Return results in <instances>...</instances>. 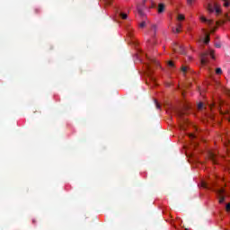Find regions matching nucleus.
<instances>
[{
    "label": "nucleus",
    "mask_w": 230,
    "mask_h": 230,
    "mask_svg": "<svg viewBox=\"0 0 230 230\" xmlns=\"http://www.w3.org/2000/svg\"><path fill=\"white\" fill-rule=\"evenodd\" d=\"M199 18L202 24H205L206 26H208V28H211L210 33H215V30H217V27L215 26H222V24L226 23V21L224 20L217 21L215 23V21L206 17L204 14H199Z\"/></svg>",
    "instance_id": "nucleus-1"
},
{
    "label": "nucleus",
    "mask_w": 230,
    "mask_h": 230,
    "mask_svg": "<svg viewBox=\"0 0 230 230\" xmlns=\"http://www.w3.org/2000/svg\"><path fill=\"white\" fill-rule=\"evenodd\" d=\"M207 12H208V13H216V15H219L222 13V9L220 7V4H217L216 2L214 3H208L206 6H205Z\"/></svg>",
    "instance_id": "nucleus-2"
},
{
    "label": "nucleus",
    "mask_w": 230,
    "mask_h": 230,
    "mask_svg": "<svg viewBox=\"0 0 230 230\" xmlns=\"http://www.w3.org/2000/svg\"><path fill=\"white\" fill-rule=\"evenodd\" d=\"M201 58V66H206L209 62V58L215 60V51L213 49H209L200 56Z\"/></svg>",
    "instance_id": "nucleus-3"
},
{
    "label": "nucleus",
    "mask_w": 230,
    "mask_h": 230,
    "mask_svg": "<svg viewBox=\"0 0 230 230\" xmlns=\"http://www.w3.org/2000/svg\"><path fill=\"white\" fill-rule=\"evenodd\" d=\"M185 16L184 14H178L177 21L178 23L176 24V28L172 30L173 33H181V30H182V23H181V21H184Z\"/></svg>",
    "instance_id": "nucleus-4"
},
{
    "label": "nucleus",
    "mask_w": 230,
    "mask_h": 230,
    "mask_svg": "<svg viewBox=\"0 0 230 230\" xmlns=\"http://www.w3.org/2000/svg\"><path fill=\"white\" fill-rule=\"evenodd\" d=\"M152 66H161V63L159 62V60L153 58V59H151V65L147 66L148 71H152Z\"/></svg>",
    "instance_id": "nucleus-5"
},
{
    "label": "nucleus",
    "mask_w": 230,
    "mask_h": 230,
    "mask_svg": "<svg viewBox=\"0 0 230 230\" xmlns=\"http://www.w3.org/2000/svg\"><path fill=\"white\" fill-rule=\"evenodd\" d=\"M181 72L182 73V75L184 76H186V74L187 73H190L191 70L190 69V67L186 66H182L181 68Z\"/></svg>",
    "instance_id": "nucleus-6"
},
{
    "label": "nucleus",
    "mask_w": 230,
    "mask_h": 230,
    "mask_svg": "<svg viewBox=\"0 0 230 230\" xmlns=\"http://www.w3.org/2000/svg\"><path fill=\"white\" fill-rule=\"evenodd\" d=\"M165 5L164 4H158V13H163L164 12Z\"/></svg>",
    "instance_id": "nucleus-7"
},
{
    "label": "nucleus",
    "mask_w": 230,
    "mask_h": 230,
    "mask_svg": "<svg viewBox=\"0 0 230 230\" xmlns=\"http://www.w3.org/2000/svg\"><path fill=\"white\" fill-rule=\"evenodd\" d=\"M210 40V38H209V34H208V32H206V37H205V40H204V42L206 44H208Z\"/></svg>",
    "instance_id": "nucleus-8"
},
{
    "label": "nucleus",
    "mask_w": 230,
    "mask_h": 230,
    "mask_svg": "<svg viewBox=\"0 0 230 230\" xmlns=\"http://www.w3.org/2000/svg\"><path fill=\"white\" fill-rule=\"evenodd\" d=\"M197 0H187V4H189V6H192V4H195Z\"/></svg>",
    "instance_id": "nucleus-9"
},
{
    "label": "nucleus",
    "mask_w": 230,
    "mask_h": 230,
    "mask_svg": "<svg viewBox=\"0 0 230 230\" xmlns=\"http://www.w3.org/2000/svg\"><path fill=\"white\" fill-rule=\"evenodd\" d=\"M224 1V6L226 7V8H228V6H230V2H229V0H223Z\"/></svg>",
    "instance_id": "nucleus-10"
},
{
    "label": "nucleus",
    "mask_w": 230,
    "mask_h": 230,
    "mask_svg": "<svg viewBox=\"0 0 230 230\" xmlns=\"http://www.w3.org/2000/svg\"><path fill=\"white\" fill-rule=\"evenodd\" d=\"M216 75H222V68H220V67L216 68Z\"/></svg>",
    "instance_id": "nucleus-11"
},
{
    "label": "nucleus",
    "mask_w": 230,
    "mask_h": 230,
    "mask_svg": "<svg viewBox=\"0 0 230 230\" xmlns=\"http://www.w3.org/2000/svg\"><path fill=\"white\" fill-rule=\"evenodd\" d=\"M119 17H121V19H127V17H128V14L127 13H119Z\"/></svg>",
    "instance_id": "nucleus-12"
},
{
    "label": "nucleus",
    "mask_w": 230,
    "mask_h": 230,
    "mask_svg": "<svg viewBox=\"0 0 230 230\" xmlns=\"http://www.w3.org/2000/svg\"><path fill=\"white\" fill-rule=\"evenodd\" d=\"M168 67H175V65L172 63V61L167 62Z\"/></svg>",
    "instance_id": "nucleus-13"
},
{
    "label": "nucleus",
    "mask_w": 230,
    "mask_h": 230,
    "mask_svg": "<svg viewBox=\"0 0 230 230\" xmlns=\"http://www.w3.org/2000/svg\"><path fill=\"white\" fill-rule=\"evenodd\" d=\"M145 26H146V22H141L139 23V28H145Z\"/></svg>",
    "instance_id": "nucleus-14"
},
{
    "label": "nucleus",
    "mask_w": 230,
    "mask_h": 230,
    "mask_svg": "<svg viewBox=\"0 0 230 230\" xmlns=\"http://www.w3.org/2000/svg\"><path fill=\"white\" fill-rule=\"evenodd\" d=\"M203 107H204V103L199 102V103L198 104V109H199V111H200Z\"/></svg>",
    "instance_id": "nucleus-15"
},
{
    "label": "nucleus",
    "mask_w": 230,
    "mask_h": 230,
    "mask_svg": "<svg viewBox=\"0 0 230 230\" xmlns=\"http://www.w3.org/2000/svg\"><path fill=\"white\" fill-rule=\"evenodd\" d=\"M210 159L213 161V163H216L215 162V154H213V153L210 154Z\"/></svg>",
    "instance_id": "nucleus-16"
},
{
    "label": "nucleus",
    "mask_w": 230,
    "mask_h": 230,
    "mask_svg": "<svg viewBox=\"0 0 230 230\" xmlns=\"http://www.w3.org/2000/svg\"><path fill=\"white\" fill-rule=\"evenodd\" d=\"M189 137H190V139H195V136H194L193 134H190V135H189Z\"/></svg>",
    "instance_id": "nucleus-17"
},
{
    "label": "nucleus",
    "mask_w": 230,
    "mask_h": 230,
    "mask_svg": "<svg viewBox=\"0 0 230 230\" xmlns=\"http://www.w3.org/2000/svg\"><path fill=\"white\" fill-rule=\"evenodd\" d=\"M224 200H225L224 197H221V198L219 199V203L222 204V203L224 202Z\"/></svg>",
    "instance_id": "nucleus-18"
},
{
    "label": "nucleus",
    "mask_w": 230,
    "mask_h": 230,
    "mask_svg": "<svg viewBox=\"0 0 230 230\" xmlns=\"http://www.w3.org/2000/svg\"><path fill=\"white\" fill-rule=\"evenodd\" d=\"M226 211H230V204L228 203L227 205H226Z\"/></svg>",
    "instance_id": "nucleus-19"
},
{
    "label": "nucleus",
    "mask_w": 230,
    "mask_h": 230,
    "mask_svg": "<svg viewBox=\"0 0 230 230\" xmlns=\"http://www.w3.org/2000/svg\"><path fill=\"white\" fill-rule=\"evenodd\" d=\"M209 107L210 109H213V107H215V104H210Z\"/></svg>",
    "instance_id": "nucleus-20"
},
{
    "label": "nucleus",
    "mask_w": 230,
    "mask_h": 230,
    "mask_svg": "<svg viewBox=\"0 0 230 230\" xmlns=\"http://www.w3.org/2000/svg\"><path fill=\"white\" fill-rule=\"evenodd\" d=\"M157 109H161V106L159 104H156Z\"/></svg>",
    "instance_id": "nucleus-21"
},
{
    "label": "nucleus",
    "mask_w": 230,
    "mask_h": 230,
    "mask_svg": "<svg viewBox=\"0 0 230 230\" xmlns=\"http://www.w3.org/2000/svg\"><path fill=\"white\" fill-rule=\"evenodd\" d=\"M209 75L213 76V74L211 73V70H209Z\"/></svg>",
    "instance_id": "nucleus-22"
},
{
    "label": "nucleus",
    "mask_w": 230,
    "mask_h": 230,
    "mask_svg": "<svg viewBox=\"0 0 230 230\" xmlns=\"http://www.w3.org/2000/svg\"><path fill=\"white\" fill-rule=\"evenodd\" d=\"M221 114H229V112H228V111H226V113H223V112L221 111Z\"/></svg>",
    "instance_id": "nucleus-23"
},
{
    "label": "nucleus",
    "mask_w": 230,
    "mask_h": 230,
    "mask_svg": "<svg viewBox=\"0 0 230 230\" xmlns=\"http://www.w3.org/2000/svg\"><path fill=\"white\" fill-rule=\"evenodd\" d=\"M228 96H230V90L227 92Z\"/></svg>",
    "instance_id": "nucleus-24"
},
{
    "label": "nucleus",
    "mask_w": 230,
    "mask_h": 230,
    "mask_svg": "<svg viewBox=\"0 0 230 230\" xmlns=\"http://www.w3.org/2000/svg\"><path fill=\"white\" fill-rule=\"evenodd\" d=\"M217 46V48H220V45H216Z\"/></svg>",
    "instance_id": "nucleus-25"
}]
</instances>
